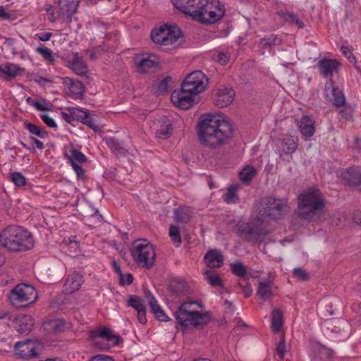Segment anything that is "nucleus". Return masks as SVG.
Instances as JSON below:
<instances>
[{
	"label": "nucleus",
	"instance_id": "obj_21",
	"mask_svg": "<svg viewBox=\"0 0 361 361\" xmlns=\"http://www.w3.org/2000/svg\"><path fill=\"white\" fill-rule=\"evenodd\" d=\"M92 338L105 340V341L110 342L111 345H118L120 340V337L118 335L112 334L110 329L106 326L93 331Z\"/></svg>",
	"mask_w": 361,
	"mask_h": 361
},
{
	"label": "nucleus",
	"instance_id": "obj_18",
	"mask_svg": "<svg viewBox=\"0 0 361 361\" xmlns=\"http://www.w3.org/2000/svg\"><path fill=\"white\" fill-rule=\"evenodd\" d=\"M79 0H59V14L66 22H71L72 16L76 13Z\"/></svg>",
	"mask_w": 361,
	"mask_h": 361
},
{
	"label": "nucleus",
	"instance_id": "obj_42",
	"mask_svg": "<svg viewBox=\"0 0 361 361\" xmlns=\"http://www.w3.org/2000/svg\"><path fill=\"white\" fill-rule=\"evenodd\" d=\"M128 305V306L133 307L135 310H137V312H140V310H143L146 308L144 301L135 295L129 296Z\"/></svg>",
	"mask_w": 361,
	"mask_h": 361
},
{
	"label": "nucleus",
	"instance_id": "obj_48",
	"mask_svg": "<svg viewBox=\"0 0 361 361\" xmlns=\"http://www.w3.org/2000/svg\"><path fill=\"white\" fill-rule=\"evenodd\" d=\"M11 180L17 187H23L26 184V178L20 172L12 173Z\"/></svg>",
	"mask_w": 361,
	"mask_h": 361
},
{
	"label": "nucleus",
	"instance_id": "obj_4",
	"mask_svg": "<svg viewBox=\"0 0 361 361\" xmlns=\"http://www.w3.org/2000/svg\"><path fill=\"white\" fill-rule=\"evenodd\" d=\"M151 39L164 51L178 48L181 43L182 32L177 26L162 25L154 27L150 34Z\"/></svg>",
	"mask_w": 361,
	"mask_h": 361
},
{
	"label": "nucleus",
	"instance_id": "obj_15",
	"mask_svg": "<svg viewBox=\"0 0 361 361\" xmlns=\"http://www.w3.org/2000/svg\"><path fill=\"white\" fill-rule=\"evenodd\" d=\"M317 68L319 73L325 77L331 79L334 73H338L341 68V63L337 59L322 58L317 62Z\"/></svg>",
	"mask_w": 361,
	"mask_h": 361
},
{
	"label": "nucleus",
	"instance_id": "obj_29",
	"mask_svg": "<svg viewBox=\"0 0 361 361\" xmlns=\"http://www.w3.org/2000/svg\"><path fill=\"white\" fill-rule=\"evenodd\" d=\"M16 330L20 334H27L31 331L34 325V321L31 316L23 315L17 319Z\"/></svg>",
	"mask_w": 361,
	"mask_h": 361
},
{
	"label": "nucleus",
	"instance_id": "obj_43",
	"mask_svg": "<svg viewBox=\"0 0 361 361\" xmlns=\"http://www.w3.org/2000/svg\"><path fill=\"white\" fill-rule=\"evenodd\" d=\"M36 51L44 59H46L49 62H53L54 61V57L52 54V51L44 46L43 44H40L36 49Z\"/></svg>",
	"mask_w": 361,
	"mask_h": 361
},
{
	"label": "nucleus",
	"instance_id": "obj_10",
	"mask_svg": "<svg viewBox=\"0 0 361 361\" xmlns=\"http://www.w3.org/2000/svg\"><path fill=\"white\" fill-rule=\"evenodd\" d=\"M38 298L35 287L26 283L16 285L10 292L8 298L11 304L16 307H25L34 303Z\"/></svg>",
	"mask_w": 361,
	"mask_h": 361
},
{
	"label": "nucleus",
	"instance_id": "obj_7",
	"mask_svg": "<svg viewBox=\"0 0 361 361\" xmlns=\"http://www.w3.org/2000/svg\"><path fill=\"white\" fill-rule=\"evenodd\" d=\"M133 261L140 267L150 269L154 265L156 253L152 243L147 240H135L130 249Z\"/></svg>",
	"mask_w": 361,
	"mask_h": 361
},
{
	"label": "nucleus",
	"instance_id": "obj_8",
	"mask_svg": "<svg viewBox=\"0 0 361 361\" xmlns=\"http://www.w3.org/2000/svg\"><path fill=\"white\" fill-rule=\"evenodd\" d=\"M288 211L287 202L282 199L266 197L257 205V212L261 218L277 219Z\"/></svg>",
	"mask_w": 361,
	"mask_h": 361
},
{
	"label": "nucleus",
	"instance_id": "obj_11",
	"mask_svg": "<svg viewBox=\"0 0 361 361\" xmlns=\"http://www.w3.org/2000/svg\"><path fill=\"white\" fill-rule=\"evenodd\" d=\"M42 349L43 344L41 341L27 339L16 343L14 352L18 357L30 360L38 357Z\"/></svg>",
	"mask_w": 361,
	"mask_h": 361
},
{
	"label": "nucleus",
	"instance_id": "obj_61",
	"mask_svg": "<svg viewBox=\"0 0 361 361\" xmlns=\"http://www.w3.org/2000/svg\"><path fill=\"white\" fill-rule=\"evenodd\" d=\"M89 361H115L113 357L104 355H97L93 357Z\"/></svg>",
	"mask_w": 361,
	"mask_h": 361
},
{
	"label": "nucleus",
	"instance_id": "obj_9",
	"mask_svg": "<svg viewBox=\"0 0 361 361\" xmlns=\"http://www.w3.org/2000/svg\"><path fill=\"white\" fill-rule=\"evenodd\" d=\"M235 233L242 240L259 245L268 235L267 230L256 222H238L235 226Z\"/></svg>",
	"mask_w": 361,
	"mask_h": 361
},
{
	"label": "nucleus",
	"instance_id": "obj_47",
	"mask_svg": "<svg viewBox=\"0 0 361 361\" xmlns=\"http://www.w3.org/2000/svg\"><path fill=\"white\" fill-rule=\"evenodd\" d=\"M67 110L72 111L71 116H73V121H80L87 118V111L82 109L75 107H68Z\"/></svg>",
	"mask_w": 361,
	"mask_h": 361
},
{
	"label": "nucleus",
	"instance_id": "obj_38",
	"mask_svg": "<svg viewBox=\"0 0 361 361\" xmlns=\"http://www.w3.org/2000/svg\"><path fill=\"white\" fill-rule=\"evenodd\" d=\"M25 126L30 133L40 138H45L47 136V132L42 127L37 126L31 123H25Z\"/></svg>",
	"mask_w": 361,
	"mask_h": 361
},
{
	"label": "nucleus",
	"instance_id": "obj_16",
	"mask_svg": "<svg viewBox=\"0 0 361 361\" xmlns=\"http://www.w3.org/2000/svg\"><path fill=\"white\" fill-rule=\"evenodd\" d=\"M235 92L231 87L219 88L213 97V102L219 108H224L233 102Z\"/></svg>",
	"mask_w": 361,
	"mask_h": 361
},
{
	"label": "nucleus",
	"instance_id": "obj_33",
	"mask_svg": "<svg viewBox=\"0 0 361 361\" xmlns=\"http://www.w3.org/2000/svg\"><path fill=\"white\" fill-rule=\"evenodd\" d=\"M281 39L276 35L271 34L262 38L259 42V46L262 49H267L281 44Z\"/></svg>",
	"mask_w": 361,
	"mask_h": 361
},
{
	"label": "nucleus",
	"instance_id": "obj_2",
	"mask_svg": "<svg viewBox=\"0 0 361 361\" xmlns=\"http://www.w3.org/2000/svg\"><path fill=\"white\" fill-rule=\"evenodd\" d=\"M0 242L7 250L14 252H25L33 248L35 241L32 233L26 228L11 225L0 233Z\"/></svg>",
	"mask_w": 361,
	"mask_h": 361
},
{
	"label": "nucleus",
	"instance_id": "obj_1",
	"mask_svg": "<svg viewBox=\"0 0 361 361\" xmlns=\"http://www.w3.org/2000/svg\"><path fill=\"white\" fill-rule=\"evenodd\" d=\"M233 133L231 123L219 116L203 115L197 126V135L201 145L210 149H216L227 144Z\"/></svg>",
	"mask_w": 361,
	"mask_h": 361
},
{
	"label": "nucleus",
	"instance_id": "obj_64",
	"mask_svg": "<svg viewBox=\"0 0 361 361\" xmlns=\"http://www.w3.org/2000/svg\"><path fill=\"white\" fill-rule=\"evenodd\" d=\"M137 319L141 324H146L147 318H146V308L143 310H140L137 312Z\"/></svg>",
	"mask_w": 361,
	"mask_h": 361
},
{
	"label": "nucleus",
	"instance_id": "obj_40",
	"mask_svg": "<svg viewBox=\"0 0 361 361\" xmlns=\"http://www.w3.org/2000/svg\"><path fill=\"white\" fill-rule=\"evenodd\" d=\"M205 277L208 283L213 287H223V282L219 274L213 271H207L204 272Z\"/></svg>",
	"mask_w": 361,
	"mask_h": 361
},
{
	"label": "nucleus",
	"instance_id": "obj_58",
	"mask_svg": "<svg viewBox=\"0 0 361 361\" xmlns=\"http://www.w3.org/2000/svg\"><path fill=\"white\" fill-rule=\"evenodd\" d=\"M339 114H341V117L344 118L346 121H349L351 119L353 116V111L351 109L345 107L343 109H341L339 111Z\"/></svg>",
	"mask_w": 361,
	"mask_h": 361
},
{
	"label": "nucleus",
	"instance_id": "obj_39",
	"mask_svg": "<svg viewBox=\"0 0 361 361\" xmlns=\"http://www.w3.org/2000/svg\"><path fill=\"white\" fill-rule=\"evenodd\" d=\"M298 147L297 143L292 137H286L282 141V151L285 154H291L295 151Z\"/></svg>",
	"mask_w": 361,
	"mask_h": 361
},
{
	"label": "nucleus",
	"instance_id": "obj_59",
	"mask_svg": "<svg viewBox=\"0 0 361 361\" xmlns=\"http://www.w3.org/2000/svg\"><path fill=\"white\" fill-rule=\"evenodd\" d=\"M78 178L84 180L85 178V171L80 165L72 166Z\"/></svg>",
	"mask_w": 361,
	"mask_h": 361
},
{
	"label": "nucleus",
	"instance_id": "obj_55",
	"mask_svg": "<svg viewBox=\"0 0 361 361\" xmlns=\"http://www.w3.org/2000/svg\"><path fill=\"white\" fill-rule=\"evenodd\" d=\"M41 119L49 128H54L57 126L54 120L48 114H44L41 115Z\"/></svg>",
	"mask_w": 361,
	"mask_h": 361
},
{
	"label": "nucleus",
	"instance_id": "obj_51",
	"mask_svg": "<svg viewBox=\"0 0 361 361\" xmlns=\"http://www.w3.org/2000/svg\"><path fill=\"white\" fill-rule=\"evenodd\" d=\"M88 221L92 227H95L96 226L102 224L104 219L102 216L97 210L93 214H92L90 216Z\"/></svg>",
	"mask_w": 361,
	"mask_h": 361
},
{
	"label": "nucleus",
	"instance_id": "obj_14",
	"mask_svg": "<svg viewBox=\"0 0 361 361\" xmlns=\"http://www.w3.org/2000/svg\"><path fill=\"white\" fill-rule=\"evenodd\" d=\"M135 63L139 74H150L158 68L159 60L157 55L150 54L147 57H136Z\"/></svg>",
	"mask_w": 361,
	"mask_h": 361
},
{
	"label": "nucleus",
	"instance_id": "obj_30",
	"mask_svg": "<svg viewBox=\"0 0 361 361\" xmlns=\"http://www.w3.org/2000/svg\"><path fill=\"white\" fill-rule=\"evenodd\" d=\"M346 175L350 183L361 191V168H349L346 170Z\"/></svg>",
	"mask_w": 361,
	"mask_h": 361
},
{
	"label": "nucleus",
	"instance_id": "obj_22",
	"mask_svg": "<svg viewBox=\"0 0 361 361\" xmlns=\"http://www.w3.org/2000/svg\"><path fill=\"white\" fill-rule=\"evenodd\" d=\"M298 126L302 135L305 137H312L315 132L314 121L307 116H303L298 121Z\"/></svg>",
	"mask_w": 361,
	"mask_h": 361
},
{
	"label": "nucleus",
	"instance_id": "obj_63",
	"mask_svg": "<svg viewBox=\"0 0 361 361\" xmlns=\"http://www.w3.org/2000/svg\"><path fill=\"white\" fill-rule=\"evenodd\" d=\"M52 36L51 32H41L35 35V37H37L40 41L46 42L49 40L51 37Z\"/></svg>",
	"mask_w": 361,
	"mask_h": 361
},
{
	"label": "nucleus",
	"instance_id": "obj_49",
	"mask_svg": "<svg viewBox=\"0 0 361 361\" xmlns=\"http://www.w3.org/2000/svg\"><path fill=\"white\" fill-rule=\"evenodd\" d=\"M49 325L54 332H61L65 328V321L59 319H54L49 322Z\"/></svg>",
	"mask_w": 361,
	"mask_h": 361
},
{
	"label": "nucleus",
	"instance_id": "obj_45",
	"mask_svg": "<svg viewBox=\"0 0 361 361\" xmlns=\"http://www.w3.org/2000/svg\"><path fill=\"white\" fill-rule=\"evenodd\" d=\"M232 272L238 276H245L247 274V269L242 262H238L231 264Z\"/></svg>",
	"mask_w": 361,
	"mask_h": 361
},
{
	"label": "nucleus",
	"instance_id": "obj_13",
	"mask_svg": "<svg viewBox=\"0 0 361 361\" xmlns=\"http://www.w3.org/2000/svg\"><path fill=\"white\" fill-rule=\"evenodd\" d=\"M198 95L192 92H187L181 85L180 90H174L171 94L172 103L178 108L186 110L190 109L197 102Z\"/></svg>",
	"mask_w": 361,
	"mask_h": 361
},
{
	"label": "nucleus",
	"instance_id": "obj_32",
	"mask_svg": "<svg viewBox=\"0 0 361 361\" xmlns=\"http://www.w3.org/2000/svg\"><path fill=\"white\" fill-rule=\"evenodd\" d=\"M283 323V317L282 312L279 309L273 310L271 317V327L274 334L280 331Z\"/></svg>",
	"mask_w": 361,
	"mask_h": 361
},
{
	"label": "nucleus",
	"instance_id": "obj_41",
	"mask_svg": "<svg viewBox=\"0 0 361 361\" xmlns=\"http://www.w3.org/2000/svg\"><path fill=\"white\" fill-rule=\"evenodd\" d=\"M283 18L284 20L291 24V25H295L296 26H298V28H303L305 27V24L302 21H301L298 16L293 13H289V12H287L286 13L283 14Z\"/></svg>",
	"mask_w": 361,
	"mask_h": 361
},
{
	"label": "nucleus",
	"instance_id": "obj_46",
	"mask_svg": "<svg viewBox=\"0 0 361 361\" xmlns=\"http://www.w3.org/2000/svg\"><path fill=\"white\" fill-rule=\"evenodd\" d=\"M169 235L176 247H179L181 243V236L178 227L173 225L171 226L169 228Z\"/></svg>",
	"mask_w": 361,
	"mask_h": 361
},
{
	"label": "nucleus",
	"instance_id": "obj_56",
	"mask_svg": "<svg viewBox=\"0 0 361 361\" xmlns=\"http://www.w3.org/2000/svg\"><path fill=\"white\" fill-rule=\"evenodd\" d=\"M276 350L279 357L283 360L284 358L285 353H286L285 341L283 340L279 343Z\"/></svg>",
	"mask_w": 361,
	"mask_h": 361
},
{
	"label": "nucleus",
	"instance_id": "obj_53",
	"mask_svg": "<svg viewBox=\"0 0 361 361\" xmlns=\"http://www.w3.org/2000/svg\"><path fill=\"white\" fill-rule=\"evenodd\" d=\"M293 274L295 277L302 281H307L309 279V274L306 272L305 270L301 268L294 269L293 271Z\"/></svg>",
	"mask_w": 361,
	"mask_h": 361
},
{
	"label": "nucleus",
	"instance_id": "obj_6",
	"mask_svg": "<svg viewBox=\"0 0 361 361\" xmlns=\"http://www.w3.org/2000/svg\"><path fill=\"white\" fill-rule=\"evenodd\" d=\"M193 304H197V302H183L175 312V318L180 325L187 326L190 324L198 326L210 322L211 317L208 313H201L191 310L190 307Z\"/></svg>",
	"mask_w": 361,
	"mask_h": 361
},
{
	"label": "nucleus",
	"instance_id": "obj_60",
	"mask_svg": "<svg viewBox=\"0 0 361 361\" xmlns=\"http://www.w3.org/2000/svg\"><path fill=\"white\" fill-rule=\"evenodd\" d=\"M216 60L221 64H226L229 60V54L228 52H219Z\"/></svg>",
	"mask_w": 361,
	"mask_h": 361
},
{
	"label": "nucleus",
	"instance_id": "obj_37",
	"mask_svg": "<svg viewBox=\"0 0 361 361\" xmlns=\"http://www.w3.org/2000/svg\"><path fill=\"white\" fill-rule=\"evenodd\" d=\"M256 174L257 171L255 168L247 166L240 172L239 176L243 183L249 184Z\"/></svg>",
	"mask_w": 361,
	"mask_h": 361
},
{
	"label": "nucleus",
	"instance_id": "obj_35",
	"mask_svg": "<svg viewBox=\"0 0 361 361\" xmlns=\"http://www.w3.org/2000/svg\"><path fill=\"white\" fill-rule=\"evenodd\" d=\"M239 187L237 185H232L228 189L225 194L222 195V200L227 204H235L238 202V190Z\"/></svg>",
	"mask_w": 361,
	"mask_h": 361
},
{
	"label": "nucleus",
	"instance_id": "obj_20",
	"mask_svg": "<svg viewBox=\"0 0 361 361\" xmlns=\"http://www.w3.org/2000/svg\"><path fill=\"white\" fill-rule=\"evenodd\" d=\"M63 84L69 89L73 98H80L85 92L84 85L78 80L66 77L63 78Z\"/></svg>",
	"mask_w": 361,
	"mask_h": 361
},
{
	"label": "nucleus",
	"instance_id": "obj_50",
	"mask_svg": "<svg viewBox=\"0 0 361 361\" xmlns=\"http://www.w3.org/2000/svg\"><path fill=\"white\" fill-rule=\"evenodd\" d=\"M334 355V351L328 348L325 346H320L319 348V355L320 356V358L323 360H330Z\"/></svg>",
	"mask_w": 361,
	"mask_h": 361
},
{
	"label": "nucleus",
	"instance_id": "obj_27",
	"mask_svg": "<svg viewBox=\"0 0 361 361\" xmlns=\"http://www.w3.org/2000/svg\"><path fill=\"white\" fill-rule=\"evenodd\" d=\"M257 295L264 300L270 299L274 295L273 282L269 279L259 282Z\"/></svg>",
	"mask_w": 361,
	"mask_h": 361
},
{
	"label": "nucleus",
	"instance_id": "obj_36",
	"mask_svg": "<svg viewBox=\"0 0 361 361\" xmlns=\"http://www.w3.org/2000/svg\"><path fill=\"white\" fill-rule=\"evenodd\" d=\"M0 71L9 78H13L23 71V69L13 63H6L0 66Z\"/></svg>",
	"mask_w": 361,
	"mask_h": 361
},
{
	"label": "nucleus",
	"instance_id": "obj_17",
	"mask_svg": "<svg viewBox=\"0 0 361 361\" xmlns=\"http://www.w3.org/2000/svg\"><path fill=\"white\" fill-rule=\"evenodd\" d=\"M324 91L326 92L327 96H329L328 92H330L331 95L330 100L334 106L336 107H343L345 105L346 101L343 91H341L336 85H335L332 79H329L326 82Z\"/></svg>",
	"mask_w": 361,
	"mask_h": 361
},
{
	"label": "nucleus",
	"instance_id": "obj_62",
	"mask_svg": "<svg viewBox=\"0 0 361 361\" xmlns=\"http://www.w3.org/2000/svg\"><path fill=\"white\" fill-rule=\"evenodd\" d=\"M177 286V290H176V293L179 294L183 293L185 290V283L183 281H174L171 284V287Z\"/></svg>",
	"mask_w": 361,
	"mask_h": 361
},
{
	"label": "nucleus",
	"instance_id": "obj_57",
	"mask_svg": "<svg viewBox=\"0 0 361 361\" xmlns=\"http://www.w3.org/2000/svg\"><path fill=\"white\" fill-rule=\"evenodd\" d=\"M81 123L85 124L89 128L93 129L94 130H97L98 127L95 125L93 118L90 116L89 113L87 111V118L81 121Z\"/></svg>",
	"mask_w": 361,
	"mask_h": 361
},
{
	"label": "nucleus",
	"instance_id": "obj_52",
	"mask_svg": "<svg viewBox=\"0 0 361 361\" xmlns=\"http://www.w3.org/2000/svg\"><path fill=\"white\" fill-rule=\"evenodd\" d=\"M94 342V345L96 348L99 350H109L111 347H114V345H111L110 342L105 341V340L102 339H96L95 338H92Z\"/></svg>",
	"mask_w": 361,
	"mask_h": 361
},
{
	"label": "nucleus",
	"instance_id": "obj_34",
	"mask_svg": "<svg viewBox=\"0 0 361 361\" xmlns=\"http://www.w3.org/2000/svg\"><path fill=\"white\" fill-rule=\"evenodd\" d=\"M106 144L111 150L116 155H125L126 150L123 147L122 142L114 137H108L105 139Z\"/></svg>",
	"mask_w": 361,
	"mask_h": 361
},
{
	"label": "nucleus",
	"instance_id": "obj_19",
	"mask_svg": "<svg viewBox=\"0 0 361 361\" xmlns=\"http://www.w3.org/2000/svg\"><path fill=\"white\" fill-rule=\"evenodd\" d=\"M82 283V276L77 272H73L68 276L63 291L66 295L71 294L78 290Z\"/></svg>",
	"mask_w": 361,
	"mask_h": 361
},
{
	"label": "nucleus",
	"instance_id": "obj_25",
	"mask_svg": "<svg viewBox=\"0 0 361 361\" xmlns=\"http://www.w3.org/2000/svg\"><path fill=\"white\" fill-rule=\"evenodd\" d=\"M171 2L176 8L191 16L200 0H171Z\"/></svg>",
	"mask_w": 361,
	"mask_h": 361
},
{
	"label": "nucleus",
	"instance_id": "obj_24",
	"mask_svg": "<svg viewBox=\"0 0 361 361\" xmlns=\"http://www.w3.org/2000/svg\"><path fill=\"white\" fill-rule=\"evenodd\" d=\"M157 129L156 130L155 135L158 138H168L172 133V124L170 120L163 116L158 120Z\"/></svg>",
	"mask_w": 361,
	"mask_h": 361
},
{
	"label": "nucleus",
	"instance_id": "obj_23",
	"mask_svg": "<svg viewBox=\"0 0 361 361\" xmlns=\"http://www.w3.org/2000/svg\"><path fill=\"white\" fill-rule=\"evenodd\" d=\"M204 263L210 268H219L224 264V256L217 250L209 251L204 257Z\"/></svg>",
	"mask_w": 361,
	"mask_h": 361
},
{
	"label": "nucleus",
	"instance_id": "obj_31",
	"mask_svg": "<svg viewBox=\"0 0 361 361\" xmlns=\"http://www.w3.org/2000/svg\"><path fill=\"white\" fill-rule=\"evenodd\" d=\"M64 155L68 159L71 166L85 163L87 161L85 155L73 147H71L68 152H66Z\"/></svg>",
	"mask_w": 361,
	"mask_h": 361
},
{
	"label": "nucleus",
	"instance_id": "obj_26",
	"mask_svg": "<svg viewBox=\"0 0 361 361\" xmlns=\"http://www.w3.org/2000/svg\"><path fill=\"white\" fill-rule=\"evenodd\" d=\"M146 298L148 300L149 305L150 306L151 311L154 314L155 317L161 322L169 321V318L161 308L155 298L150 292H148L146 294Z\"/></svg>",
	"mask_w": 361,
	"mask_h": 361
},
{
	"label": "nucleus",
	"instance_id": "obj_28",
	"mask_svg": "<svg viewBox=\"0 0 361 361\" xmlns=\"http://www.w3.org/2000/svg\"><path fill=\"white\" fill-rule=\"evenodd\" d=\"M71 68L72 71L78 75H84L87 73V66L82 61L81 56L78 53L73 54V58L71 60Z\"/></svg>",
	"mask_w": 361,
	"mask_h": 361
},
{
	"label": "nucleus",
	"instance_id": "obj_12",
	"mask_svg": "<svg viewBox=\"0 0 361 361\" xmlns=\"http://www.w3.org/2000/svg\"><path fill=\"white\" fill-rule=\"evenodd\" d=\"M208 83V79L201 71H195L190 73L184 80L182 86L187 92L199 94L203 92Z\"/></svg>",
	"mask_w": 361,
	"mask_h": 361
},
{
	"label": "nucleus",
	"instance_id": "obj_44",
	"mask_svg": "<svg viewBox=\"0 0 361 361\" xmlns=\"http://www.w3.org/2000/svg\"><path fill=\"white\" fill-rule=\"evenodd\" d=\"M174 217L178 222L187 223L190 219V216L187 211L182 208H178L174 210Z\"/></svg>",
	"mask_w": 361,
	"mask_h": 361
},
{
	"label": "nucleus",
	"instance_id": "obj_3",
	"mask_svg": "<svg viewBox=\"0 0 361 361\" xmlns=\"http://www.w3.org/2000/svg\"><path fill=\"white\" fill-rule=\"evenodd\" d=\"M326 205L322 192L315 188L305 190L298 197V216L305 220H310L322 213Z\"/></svg>",
	"mask_w": 361,
	"mask_h": 361
},
{
	"label": "nucleus",
	"instance_id": "obj_54",
	"mask_svg": "<svg viewBox=\"0 0 361 361\" xmlns=\"http://www.w3.org/2000/svg\"><path fill=\"white\" fill-rule=\"evenodd\" d=\"M133 276L131 274L124 275L123 274L119 276L120 284L121 286L130 285L133 282Z\"/></svg>",
	"mask_w": 361,
	"mask_h": 361
},
{
	"label": "nucleus",
	"instance_id": "obj_5",
	"mask_svg": "<svg viewBox=\"0 0 361 361\" xmlns=\"http://www.w3.org/2000/svg\"><path fill=\"white\" fill-rule=\"evenodd\" d=\"M224 14V6L218 0H200L191 17L202 24L207 25L216 23Z\"/></svg>",
	"mask_w": 361,
	"mask_h": 361
}]
</instances>
